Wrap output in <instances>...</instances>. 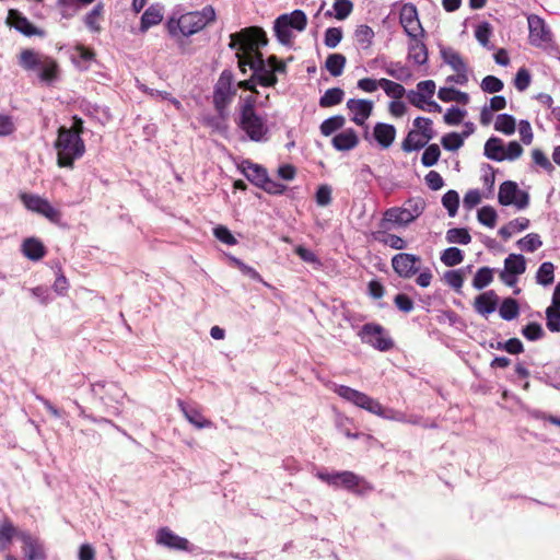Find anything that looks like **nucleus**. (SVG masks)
<instances>
[{
    "label": "nucleus",
    "instance_id": "13d9d810",
    "mask_svg": "<svg viewBox=\"0 0 560 560\" xmlns=\"http://www.w3.org/2000/svg\"><path fill=\"white\" fill-rule=\"evenodd\" d=\"M440 155V147L435 143L429 144L422 153L421 163L425 167H431L438 163Z\"/></svg>",
    "mask_w": 560,
    "mask_h": 560
},
{
    "label": "nucleus",
    "instance_id": "6e6552de",
    "mask_svg": "<svg viewBox=\"0 0 560 560\" xmlns=\"http://www.w3.org/2000/svg\"><path fill=\"white\" fill-rule=\"evenodd\" d=\"M229 47L237 49V52L253 55L256 49L268 43L266 33L259 27H249L240 33L231 34Z\"/></svg>",
    "mask_w": 560,
    "mask_h": 560
},
{
    "label": "nucleus",
    "instance_id": "37998d69",
    "mask_svg": "<svg viewBox=\"0 0 560 560\" xmlns=\"http://www.w3.org/2000/svg\"><path fill=\"white\" fill-rule=\"evenodd\" d=\"M424 147H425V140H421L419 131L415 130V129L410 130L407 133L406 138L404 139V141L401 143V149L408 153L413 152V151H419Z\"/></svg>",
    "mask_w": 560,
    "mask_h": 560
},
{
    "label": "nucleus",
    "instance_id": "de8ad7c7",
    "mask_svg": "<svg viewBox=\"0 0 560 560\" xmlns=\"http://www.w3.org/2000/svg\"><path fill=\"white\" fill-rule=\"evenodd\" d=\"M445 238L450 244L467 245L471 242V236L465 228H453L447 230Z\"/></svg>",
    "mask_w": 560,
    "mask_h": 560
},
{
    "label": "nucleus",
    "instance_id": "79ce46f5",
    "mask_svg": "<svg viewBox=\"0 0 560 560\" xmlns=\"http://www.w3.org/2000/svg\"><path fill=\"white\" fill-rule=\"evenodd\" d=\"M374 36L373 28L365 24L359 25L354 31L355 40L362 49L371 47Z\"/></svg>",
    "mask_w": 560,
    "mask_h": 560
},
{
    "label": "nucleus",
    "instance_id": "72a5a7b5",
    "mask_svg": "<svg viewBox=\"0 0 560 560\" xmlns=\"http://www.w3.org/2000/svg\"><path fill=\"white\" fill-rule=\"evenodd\" d=\"M345 91L340 88H331L325 91L319 97L318 105L328 108L340 104L343 101Z\"/></svg>",
    "mask_w": 560,
    "mask_h": 560
},
{
    "label": "nucleus",
    "instance_id": "bf43d9fd",
    "mask_svg": "<svg viewBox=\"0 0 560 560\" xmlns=\"http://www.w3.org/2000/svg\"><path fill=\"white\" fill-rule=\"evenodd\" d=\"M522 335L529 341H537L545 336V331L539 323L530 322L522 328Z\"/></svg>",
    "mask_w": 560,
    "mask_h": 560
},
{
    "label": "nucleus",
    "instance_id": "0e129e2a",
    "mask_svg": "<svg viewBox=\"0 0 560 560\" xmlns=\"http://www.w3.org/2000/svg\"><path fill=\"white\" fill-rule=\"evenodd\" d=\"M546 326L551 332H560V310L547 307Z\"/></svg>",
    "mask_w": 560,
    "mask_h": 560
},
{
    "label": "nucleus",
    "instance_id": "4d7b16f0",
    "mask_svg": "<svg viewBox=\"0 0 560 560\" xmlns=\"http://www.w3.org/2000/svg\"><path fill=\"white\" fill-rule=\"evenodd\" d=\"M478 221L488 228H494L498 219V213L491 206H483L478 210Z\"/></svg>",
    "mask_w": 560,
    "mask_h": 560
},
{
    "label": "nucleus",
    "instance_id": "f03ea898",
    "mask_svg": "<svg viewBox=\"0 0 560 560\" xmlns=\"http://www.w3.org/2000/svg\"><path fill=\"white\" fill-rule=\"evenodd\" d=\"M215 10L212 5H206L200 11H191L182 14L178 19L172 16L165 26L171 37H189L202 31L208 24L215 20Z\"/></svg>",
    "mask_w": 560,
    "mask_h": 560
},
{
    "label": "nucleus",
    "instance_id": "b1692460",
    "mask_svg": "<svg viewBox=\"0 0 560 560\" xmlns=\"http://www.w3.org/2000/svg\"><path fill=\"white\" fill-rule=\"evenodd\" d=\"M422 37L419 34L413 35V37H409L408 43V59L411 60L415 65L424 66L428 63L429 54L428 48Z\"/></svg>",
    "mask_w": 560,
    "mask_h": 560
},
{
    "label": "nucleus",
    "instance_id": "c756f323",
    "mask_svg": "<svg viewBox=\"0 0 560 560\" xmlns=\"http://www.w3.org/2000/svg\"><path fill=\"white\" fill-rule=\"evenodd\" d=\"M22 253L28 259L36 261V260L42 259L45 256L46 249H45L44 244L39 240H37L35 237H30L23 242Z\"/></svg>",
    "mask_w": 560,
    "mask_h": 560
},
{
    "label": "nucleus",
    "instance_id": "f257e3e1",
    "mask_svg": "<svg viewBox=\"0 0 560 560\" xmlns=\"http://www.w3.org/2000/svg\"><path fill=\"white\" fill-rule=\"evenodd\" d=\"M74 120L78 129L65 126L58 129L54 147L57 151V164L60 167L72 168L74 161L82 158L85 153V144L80 136L82 120L77 117H74Z\"/></svg>",
    "mask_w": 560,
    "mask_h": 560
},
{
    "label": "nucleus",
    "instance_id": "a211bd4d",
    "mask_svg": "<svg viewBox=\"0 0 560 560\" xmlns=\"http://www.w3.org/2000/svg\"><path fill=\"white\" fill-rule=\"evenodd\" d=\"M155 541L171 550L191 551V544L188 539L178 536L168 527H161L156 532Z\"/></svg>",
    "mask_w": 560,
    "mask_h": 560
},
{
    "label": "nucleus",
    "instance_id": "a18cd8bd",
    "mask_svg": "<svg viewBox=\"0 0 560 560\" xmlns=\"http://www.w3.org/2000/svg\"><path fill=\"white\" fill-rule=\"evenodd\" d=\"M20 200L24 205V207L32 212H35L39 214L43 205L47 200L46 198L40 197L39 195L35 194H28V192H21L20 194Z\"/></svg>",
    "mask_w": 560,
    "mask_h": 560
},
{
    "label": "nucleus",
    "instance_id": "f8f14e48",
    "mask_svg": "<svg viewBox=\"0 0 560 560\" xmlns=\"http://www.w3.org/2000/svg\"><path fill=\"white\" fill-rule=\"evenodd\" d=\"M335 488L346 489L355 495H365L373 491V486L369 481L350 470L338 471Z\"/></svg>",
    "mask_w": 560,
    "mask_h": 560
},
{
    "label": "nucleus",
    "instance_id": "9d476101",
    "mask_svg": "<svg viewBox=\"0 0 560 560\" xmlns=\"http://www.w3.org/2000/svg\"><path fill=\"white\" fill-rule=\"evenodd\" d=\"M361 341L378 351H388L394 347V341L385 328L376 323L364 324L358 332Z\"/></svg>",
    "mask_w": 560,
    "mask_h": 560
},
{
    "label": "nucleus",
    "instance_id": "603ef678",
    "mask_svg": "<svg viewBox=\"0 0 560 560\" xmlns=\"http://www.w3.org/2000/svg\"><path fill=\"white\" fill-rule=\"evenodd\" d=\"M442 205L447 210L450 218H454L459 206V195L456 190L450 189L442 197Z\"/></svg>",
    "mask_w": 560,
    "mask_h": 560
},
{
    "label": "nucleus",
    "instance_id": "4c0bfd02",
    "mask_svg": "<svg viewBox=\"0 0 560 560\" xmlns=\"http://www.w3.org/2000/svg\"><path fill=\"white\" fill-rule=\"evenodd\" d=\"M520 314L518 302L513 298H506L502 301L499 307V315L504 320H513Z\"/></svg>",
    "mask_w": 560,
    "mask_h": 560
},
{
    "label": "nucleus",
    "instance_id": "2f4dec72",
    "mask_svg": "<svg viewBox=\"0 0 560 560\" xmlns=\"http://www.w3.org/2000/svg\"><path fill=\"white\" fill-rule=\"evenodd\" d=\"M483 154L492 161L502 162L505 160L503 141L498 137H490L485 143Z\"/></svg>",
    "mask_w": 560,
    "mask_h": 560
},
{
    "label": "nucleus",
    "instance_id": "5fc2aeb1",
    "mask_svg": "<svg viewBox=\"0 0 560 560\" xmlns=\"http://www.w3.org/2000/svg\"><path fill=\"white\" fill-rule=\"evenodd\" d=\"M542 242L537 233H529L517 241V246L521 250L534 253L541 247Z\"/></svg>",
    "mask_w": 560,
    "mask_h": 560
},
{
    "label": "nucleus",
    "instance_id": "6e6d98bb",
    "mask_svg": "<svg viewBox=\"0 0 560 560\" xmlns=\"http://www.w3.org/2000/svg\"><path fill=\"white\" fill-rule=\"evenodd\" d=\"M465 272L463 269L445 271L443 279L455 291L459 292L464 284Z\"/></svg>",
    "mask_w": 560,
    "mask_h": 560
},
{
    "label": "nucleus",
    "instance_id": "ddd939ff",
    "mask_svg": "<svg viewBox=\"0 0 560 560\" xmlns=\"http://www.w3.org/2000/svg\"><path fill=\"white\" fill-rule=\"evenodd\" d=\"M253 55V59L248 61V68L253 70L254 79L261 86H275L278 82L277 73L264 63V56L258 49Z\"/></svg>",
    "mask_w": 560,
    "mask_h": 560
},
{
    "label": "nucleus",
    "instance_id": "c9c22d12",
    "mask_svg": "<svg viewBox=\"0 0 560 560\" xmlns=\"http://www.w3.org/2000/svg\"><path fill=\"white\" fill-rule=\"evenodd\" d=\"M334 12L328 10L325 12L326 18L335 16L337 20H346L353 10V3L350 0H335L332 5Z\"/></svg>",
    "mask_w": 560,
    "mask_h": 560
},
{
    "label": "nucleus",
    "instance_id": "ea45409f",
    "mask_svg": "<svg viewBox=\"0 0 560 560\" xmlns=\"http://www.w3.org/2000/svg\"><path fill=\"white\" fill-rule=\"evenodd\" d=\"M516 120L510 114H499L494 121V129L506 136H511L515 132Z\"/></svg>",
    "mask_w": 560,
    "mask_h": 560
},
{
    "label": "nucleus",
    "instance_id": "aec40b11",
    "mask_svg": "<svg viewBox=\"0 0 560 560\" xmlns=\"http://www.w3.org/2000/svg\"><path fill=\"white\" fill-rule=\"evenodd\" d=\"M387 75L398 80L408 81L412 78L411 69L400 61L388 60L385 56L376 57L373 60Z\"/></svg>",
    "mask_w": 560,
    "mask_h": 560
},
{
    "label": "nucleus",
    "instance_id": "c85d7f7f",
    "mask_svg": "<svg viewBox=\"0 0 560 560\" xmlns=\"http://www.w3.org/2000/svg\"><path fill=\"white\" fill-rule=\"evenodd\" d=\"M162 19V7L160 4H151L141 16L140 31H148L150 27L158 25Z\"/></svg>",
    "mask_w": 560,
    "mask_h": 560
},
{
    "label": "nucleus",
    "instance_id": "bb28decb",
    "mask_svg": "<svg viewBox=\"0 0 560 560\" xmlns=\"http://www.w3.org/2000/svg\"><path fill=\"white\" fill-rule=\"evenodd\" d=\"M375 141L384 149L389 148L396 137V128L386 122H376L373 130Z\"/></svg>",
    "mask_w": 560,
    "mask_h": 560
},
{
    "label": "nucleus",
    "instance_id": "49530a36",
    "mask_svg": "<svg viewBox=\"0 0 560 560\" xmlns=\"http://www.w3.org/2000/svg\"><path fill=\"white\" fill-rule=\"evenodd\" d=\"M555 280V266L550 261L542 262L537 272L536 281L544 287L550 285Z\"/></svg>",
    "mask_w": 560,
    "mask_h": 560
},
{
    "label": "nucleus",
    "instance_id": "473e14b6",
    "mask_svg": "<svg viewBox=\"0 0 560 560\" xmlns=\"http://www.w3.org/2000/svg\"><path fill=\"white\" fill-rule=\"evenodd\" d=\"M20 532L21 530H18V528L13 525V523L10 520L4 518L0 523V546H1V549L5 550L10 546L12 539L14 537L18 538V534Z\"/></svg>",
    "mask_w": 560,
    "mask_h": 560
},
{
    "label": "nucleus",
    "instance_id": "cd10ccee",
    "mask_svg": "<svg viewBox=\"0 0 560 560\" xmlns=\"http://www.w3.org/2000/svg\"><path fill=\"white\" fill-rule=\"evenodd\" d=\"M358 135L352 128L346 129L335 135L331 140V144L337 151L352 150L358 145Z\"/></svg>",
    "mask_w": 560,
    "mask_h": 560
},
{
    "label": "nucleus",
    "instance_id": "864d4df0",
    "mask_svg": "<svg viewBox=\"0 0 560 560\" xmlns=\"http://www.w3.org/2000/svg\"><path fill=\"white\" fill-rule=\"evenodd\" d=\"M491 34L492 28L490 23L488 22H481L480 24L477 25L475 30V37L478 40V43L489 50L493 49V45L490 44Z\"/></svg>",
    "mask_w": 560,
    "mask_h": 560
},
{
    "label": "nucleus",
    "instance_id": "6ab92c4d",
    "mask_svg": "<svg viewBox=\"0 0 560 560\" xmlns=\"http://www.w3.org/2000/svg\"><path fill=\"white\" fill-rule=\"evenodd\" d=\"M18 538L23 542V552L25 560H46L47 555L44 544L39 538L33 536L30 532H20Z\"/></svg>",
    "mask_w": 560,
    "mask_h": 560
},
{
    "label": "nucleus",
    "instance_id": "338daca9",
    "mask_svg": "<svg viewBox=\"0 0 560 560\" xmlns=\"http://www.w3.org/2000/svg\"><path fill=\"white\" fill-rule=\"evenodd\" d=\"M102 9V5L97 4L84 18V23L86 27L94 33L101 31L100 24L97 23V19L101 15Z\"/></svg>",
    "mask_w": 560,
    "mask_h": 560
},
{
    "label": "nucleus",
    "instance_id": "680f3d73",
    "mask_svg": "<svg viewBox=\"0 0 560 560\" xmlns=\"http://www.w3.org/2000/svg\"><path fill=\"white\" fill-rule=\"evenodd\" d=\"M441 143L447 151H456L464 144V137L457 132H450L442 137Z\"/></svg>",
    "mask_w": 560,
    "mask_h": 560
},
{
    "label": "nucleus",
    "instance_id": "052dcab7",
    "mask_svg": "<svg viewBox=\"0 0 560 560\" xmlns=\"http://www.w3.org/2000/svg\"><path fill=\"white\" fill-rule=\"evenodd\" d=\"M14 27L16 31L26 36L44 35V32L37 28L35 25H33L25 16H19L14 24Z\"/></svg>",
    "mask_w": 560,
    "mask_h": 560
},
{
    "label": "nucleus",
    "instance_id": "c03bdc74",
    "mask_svg": "<svg viewBox=\"0 0 560 560\" xmlns=\"http://www.w3.org/2000/svg\"><path fill=\"white\" fill-rule=\"evenodd\" d=\"M346 124V119L342 115H335L325 119L320 126V133L325 137L331 136L337 130L341 129Z\"/></svg>",
    "mask_w": 560,
    "mask_h": 560
},
{
    "label": "nucleus",
    "instance_id": "393cba45",
    "mask_svg": "<svg viewBox=\"0 0 560 560\" xmlns=\"http://www.w3.org/2000/svg\"><path fill=\"white\" fill-rule=\"evenodd\" d=\"M499 296L493 290H489L476 296L474 307L478 314L487 317L497 310Z\"/></svg>",
    "mask_w": 560,
    "mask_h": 560
},
{
    "label": "nucleus",
    "instance_id": "20e7f679",
    "mask_svg": "<svg viewBox=\"0 0 560 560\" xmlns=\"http://www.w3.org/2000/svg\"><path fill=\"white\" fill-rule=\"evenodd\" d=\"M334 392L343 400L366 410L380 418L394 421L396 411L393 408H384L382 404L363 392L347 385H335Z\"/></svg>",
    "mask_w": 560,
    "mask_h": 560
},
{
    "label": "nucleus",
    "instance_id": "412c9836",
    "mask_svg": "<svg viewBox=\"0 0 560 560\" xmlns=\"http://www.w3.org/2000/svg\"><path fill=\"white\" fill-rule=\"evenodd\" d=\"M347 108L352 113L351 120L358 126H364L373 110V102L362 98H350Z\"/></svg>",
    "mask_w": 560,
    "mask_h": 560
},
{
    "label": "nucleus",
    "instance_id": "4468645a",
    "mask_svg": "<svg viewBox=\"0 0 560 560\" xmlns=\"http://www.w3.org/2000/svg\"><path fill=\"white\" fill-rule=\"evenodd\" d=\"M420 261L417 255L399 253L392 258V267L399 277L410 279L419 271Z\"/></svg>",
    "mask_w": 560,
    "mask_h": 560
},
{
    "label": "nucleus",
    "instance_id": "1a4fd4ad",
    "mask_svg": "<svg viewBox=\"0 0 560 560\" xmlns=\"http://www.w3.org/2000/svg\"><path fill=\"white\" fill-rule=\"evenodd\" d=\"M233 79L232 71L223 70L214 85L213 105L221 117L224 116L226 107L232 103L236 94Z\"/></svg>",
    "mask_w": 560,
    "mask_h": 560
},
{
    "label": "nucleus",
    "instance_id": "f704fd0d",
    "mask_svg": "<svg viewBox=\"0 0 560 560\" xmlns=\"http://www.w3.org/2000/svg\"><path fill=\"white\" fill-rule=\"evenodd\" d=\"M516 276L523 275L526 270V260L522 254H510L504 259V269Z\"/></svg>",
    "mask_w": 560,
    "mask_h": 560
},
{
    "label": "nucleus",
    "instance_id": "4be33fe9",
    "mask_svg": "<svg viewBox=\"0 0 560 560\" xmlns=\"http://www.w3.org/2000/svg\"><path fill=\"white\" fill-rule=\"evenodd\" d=\"M395 228L392 225H387L386 229L378 228L376 231L371 232V238L380 244H383L385 246H388L393 249L402 250L406 249L408 244L407 242L396 235L389 233V231L394 230Z\"/></svg>",
    "mask_w": 560,
    "mask_h": 560
},
{
    "label": "nucleus",
    "instance_id": "7ed1b4c3",
    "mask_svg": "<svg viewBox=\"0 0 560 560\" xmlns=\"http://www.w3.org/2000/svg\"><path fill=\"white\" fill-rule=\"evenodd\" d=\"M425 208L427 202L422 197H411L400 207H390L386 209L377 225L378 228L384 229H386L387 225H392L397 229H406L422 215Z\"/></svg>",
    "mask_w": 560,
    "mask_h": 560
},
{
    "label": "nucleus",
    "instance_id": "774afa93",
    "mask_svg": "<svg viewBox=\"0 0 560 560\" xmlns=\"http://www.w3.org/2000/svg\"><path fill=\"white\" fill-rule=\"evenodd\" d=\"M332 190L331 187L327 184L320 185L315 194V200L316 203L319 207H326L331 203L332 197H331Z\"/></svg>",
    "mask_w": 560,
    "mask_h": 560
},
{
    "label": "nucleus",
    "instance_id": "8fccbe9b",
    "mask_svg": "<svg viewBox=\"0 0 560 560\" xmlns=\"http://www.w3.org/2000/svg\"><path fill=\"white\" fill-rule=\"evenodd\" d=\"M493 280V269L490 267H481L475 273L472 279V287L476 290H482L488 287Z\"/></svg>",
    "mask_w": 560,
    "mask_h": 560
},
{
    "label": "nucleus",
    "instance_id": "dca6fc26",
    "mask_svg": "<svg viewBox=\"0 0 560 560\" xmlns=\"http://www.w3.org/2000/svg\"><path fill=\"white\" fill-rule=\"evenodd\" d=\"M529 30V43L533 46L539 47L552 40V34L547 26L544 19L536 14H530L527 18Z\"/></svg>",
    "mask_w": 560,
    "mask_h": 560
},
{
    "label": "nucleus",
    "instance_id": "e433bc0d",
    "mask_svg": "<svg viewBox=\"0 0 560 560\" xmlns=\"http://www.w3.org/2000/svg\"><path fill=\"white\" fill-rule=\"evenodd\" d=\"M347 59L342 54H330L326 58L325 69L332 75L339 77L342 74Z\"/></svg>",
    "mask_w": 560,
    "mask_h": 560
},
{
    "label": "nucleus",
    "instance_id": "f3484780",
    "mask_svg": "<svg viewBox=\"0 0 560 560\" xmlns=\"http://www.w3.org/2000/svg\"><path fill=\"white\" fill-rule=\"evenodd\" d=\"M399 23L408 37H413L416 34H419L421 37L424 36V30L419 21L415 4L406 3L402 5L399 13Z\"/></svg>",
    "mask_w": 560,
    "mask_h": 560
},
{
    "label": "nucleus",
    "instance_id": "7c9ffc66",
    "mask_svg": "<svg viewBox=\"0 0 560 560\" xmlns=\"http://www.w3.org/2000/svg\"><path fill=\"white\" fill-rule=\"evenodd\" d=\"M441 57L455 72H467V65L462 56L450 47L441 48Z\"/></svg>",
    "mask_w": 560,
    "mask_h": 560
},
{
    "label": "nucleus",
    "instance_id": "423d86ee",
    "mask_svg": "<svg viewBox=\"0 0 560 560\" xmlns=\"http://www.w3.org/2000/svg\"><path fill=\"white\" fill-rule=\"evenodd\" d=\"M307 18L304 11L296 9L291 13L279 15L273 23V31L278 42L282 45H291L292 30L302 32L306 28Z\"/></svg>",
    "mask_w": 560,
    "mask_h": 560
},
{
    "label": "nucleus",
    "instance_id": "a19ab883",
    "mask_svg": "<svg viewBox=\"0 0 560 560\" xmlns=\"http://www.w3.org/2000/svg\"><path fill=\"white\" fill-rule=\"evenodd\" d=\"M438 96L442 102L455 101L463 104H467L469 102L468 94L456 90L455 88H441L438 92Z\"/></svg>",
    "mask_w": 560,
    "mask_h": 560
},
{
    "label": "nucleus",
    "instance_id": "69168bd1",
    "mask_svg": "<svg viewBox=\"0 0 560 560\" xmlns=\"http://www.w3.org/2000/svg\"><path fill=\"white\" fill-rule=\"evenodd\" d=\"M342 39L341 27H328L325 32L324 43L328 48H335Z\"/></svg>",
    "mask_w": 560,
    "mask_h": 560
},
{
    "label": "nucleus",
    "instance_id": "a878e982",
    "mask_svg": "<svg viewBox=\"0 0 560 560\" xmlns=\"http://www.w3.org/2000/svg\"><path fill=\"white\" fill-rule=\"evenodd\" d=\"M177 405L180 411L184 413L187 421L197 429H206L213 427L212 421L206 419L196 407L187 405L182 399L177 400Z\"/></svg>",
    "mask_w": 560,
    "mask_h": 560
},
{
    "label": "nucleus",
    "instance_id": "58836bf2",
    "mask_svg": "<svg viewBox=\"0 0 560 560\" xmlns=\"http://www.w3.org/2000/svg\"><path fill=\"white\" fill-rule=\"evenodd\" d=\"M529 226V220L526 218H517L512 221H510L506 225H503L499 230V234L504 238L508 240L512 236L515 232H522L526 230Z\"/></svg>",
    "mask_w": 560,
    "mask_h": 560
},
{
    "label": "nucleus",
    "instance_id": "39448f33",
    "mask_svg": "<svg viewBox=\"0 0 560 560\" xmlns=\"http://www.w3.org/2000/svg\"><path fill=\"white\" fill-rule=\"evenodd\" d=\"M20 66L27 71H36L42 82L51 84L58 72L57 62L45 55L32 49H24L19 57Z\"/></svg>",
    "mask_w": 560,
    "mask_h": 560
},
{
    "label": "nucleus",
    "instance_id": "5701e85b",
    "mask_svg": "<svg viewBox=\"0 0 560 560\" xmlns=\"http://www.w3.org/2000/svg\"><path fill=\"white\" fill-rule=\"evenodd\" d=\"M238 170L256 187H260L267 179V170L262 165L254 163L250 160L242 161L238 165Z\"/></svg>",
    "mask_w": 560,
    "mask_h": 560
},
{
    "label": "nucleus",
    "instance_id": "09e8293b",
    "mask_svg": "<svg viewBox=\"0 0 560 560\" xmlns=\"http://www.w3.org/2000/svg\"><path fill=\"white\" fill-rule=\"evenodd\" d=\"M440 259L445 266L454 267L464 260V252L458 247L452 246L442 252Z\"/></svg>",
    "mask_w": 560,
    "mask_h": 560
},
{
    "label": "nucleus",
    "instance_id": "2eb2a0df",
    "mask_svg": "<svg viewBox=\"0 0 560 560\" xmlns=\"http://www.w3.org/2000/svg\"><path fill=\"white\" fill-rule=\"evenodd\" d=\"M90 392L93 397L107 406L109 402H119L124 398L125 393L116 383L113 382H96L91 384Z\"/></svg>",
    "mask_w": 560,
    "mask_h": 560
},
{
    "label": "nucleus",
    "instance_id": "0eeeda50",
    "mask_svg": "<svg viewBox=\"0 0 560 560\" xmlns=\"http://www.w3.org/2000/svg\"><path fill=\"white\" fill-rule=\"evenodd\" d=\"M236 125L245 133L246 139L253 142L264 143L270 138L267 117L258 113L238 115Z\"/></svg>",
    "mask_w": 560,
    "mask_h": 560
},
{
    "label": "nucleus",
    "instance_id": "e2e57ef3",
    "mask_svg": "<svg viewBox=\"0 0 560 560\" xmlns=\"http://www.w3.org/2000/svg\"><path fill=\"white\" fill-rule=\"evenodd\" d=\"M480 88L485 93L493 94L503 90V81L494 75H487L482 79Z\"/></svg>",
    "mask_w": 560,
    "mask_h": 560
},
{
    "label": "nucleus",
    "instance_id": "3c124183",
    "mask_svg": "<svg viewBox=\"0 0 560 560\" xmlns=\"http://www.w3.org/2000/svg\"><path fill=\"white\" fill-rule=\"evenodd\" d=\"M378 84L387 96L395 100H400L406 93V90L401 84L388 79H380Z\"/></svg>",
    "mask_w": 560,
    "mask_h": 560
},
{
    "label": "nucleus",
    "instance_id": "9b49d317",
    "mask_svg": "<svg viewBox=\"0 0 560 560\" xmlns=\"http://www.w3.org/2000/svg\"><path fill=\"white\" fill-rule=\"evenodd\" d=\"M498 200L502 206L513 205L517 209H525L529 203V196L520 190L515 182L505 180L500 185Z\"/></svg>",
    "mask_w": 560,
    "mask_h": 560
}]
</instances>
